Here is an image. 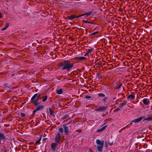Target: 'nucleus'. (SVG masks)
I'll return each mask as SVG.
<instances>
[{
	"label": "nucleus",
	"mask_w": 152,
	"mask_h": 152,
	"mask_svg": "<svg viewBox=\"0 0 152 152\" xmlns=\"http://www.w3.org/2000/svg\"><path fill=\"white\" fill-rule=\"evenodd\" d=\"M58 66L62 70L66 69L67 70H69L74 66V64L70 63L69 61H64L63 62L59 64Z\"/></svg>",
	"instance_id": "obj_1"
},
{
	"label": "nucleus",
	"mask_w": 152,
	"mask_h": 152,
	"mask_svg": "<svg viewBox=\"0 0 152 152\" xmlns=\"http://www.w3.org/2000/svg\"><path fill=\"white\" fill-rule=\"evenodd\" d=\"M40 95V94L36 93L31 98V102L35 106L39 104L38 102L39 99V98Z\"/></svg>",
	"instance_id": "obj_2"
},
{
	"label": "nucleus",
	"mask_w": 152,
	"mask_h": 152,
	"mask_svg": "<svg viewBox=\"0 0 152 152\" xmlns=\"http://www.w3.org/2000/svg\"><path fill=\"white\" fill-rule=\"evenodd\" d=\"M96 142L97 144L96 147L97 150L99 152L102 151L104 144V141H101L99 139H97Z\"/></svg>",
	"instance_id": "obj_3"
},
{
	"label": "nucleus",
	"mask_w": 152,
	"mask_h": 152,
	"mask_svg": "<svg viewBox=\"0 0 152 152\" xmlns=\"http://www.w3.org/2000/svg\"><path fill=\"white\" fill-rule=\"evenodd\" d=\"M108 106L107 105L105 106H102L98 107V108L95 109V111L99 112H101L104 111L107 109Z\"/></svg>",
	"instance_id": "obj_4"
},
{
	"label": "nucleus",
	"mask_w": 152,
	"mask_h": 152,
	"mask_svg": "<svg viewBox=\"0 0 152 152\" xmlns=\"http://www.w3.org/2000/svg\"><path fill=\"white\" fill-rule=\"evenodd\" d=\"M61 135L59 133H58L55 138V142L56 143L59 142L61 139Z\"/></svg>",
	"instance_id": "obj_5"
},
{
	"label": "nucleus",
	"mask_w": 152,
	"mask_h": 152,
	"mask_svg": "<svg viewBox=\"0 0 152 152\" xmlns=\"http://www.w3.org/2000/svg\"><path fill=\"white\" fill-rule=\"evenodd\" d=\"M142 102L143 103L146 105H148L150 104V100L148 98H144L143 99Z\"/></svg>",
	"instance_id": "obj_6"
},
{
	"label": "nucleus",
	"mask_w": 152,
	"mask_h": 152,
	"mask_svg": "<svg viewBox=\"0 0 152 152\" xmlns=\"http://www.w3.org/2000/svg\"><path fill=\"white\" fill-rule=\"evenodd\" d=\"M135 98V94H132L126 97L127 99H129L130 101H132V100L134 99Z\"/></svg>",
	"instance_id": "obj_7"
},
{
	"label": "nucleus",
	"mask_w": 152,
	"mask_h": 152,
	"mask_svg": "<svg viewBox=\"0 0 152 152\" xmlns=\"http://www.w3.org/2000/svg\"><path fill=\"white\" fill-rule=\"evenodd\" d=\"M64 133L63 134V135L67 134L69 133V128L66 126H64Z\"/></svg>",
	"instance_id": "obj_8"
},
{
	"label": "nucleus",
	"mask_w": 152,
	"mask_h": 152,
	"mask_svg": "<svg viewBox=\"0 0 152 152\" xmlns=\"http://www.w3.org/2000/svg\"><path fill=\"white\" fill-rule=\"evenodd\" d=\"M92 12H87V13H86L84 14H83L82 15H79V16H77V17H76V18H78L80 17L83 16L84 15H86L87 16H88L89 15H91L92 14Z\"/></svg>",
	"instance_id": "obj_9"
},
{
	"label": "nucleus",
	"mask_w": 152,
	"mask_h": 152,
	"mask_svg": "<svg viewBox=\"0 0 152 152\" xmlns=\"http://www.w3.org/2000/svg\"><path fill=\"white\" fill-rule=\"evenodd\" d=\"M144 118V116H142L138 118H137V119H135L133 120L132 122H134L135 123H137L138 122L140 121L143 118Z\"/></svg>",
	"instance_id": "obj_10"
},
{
	"label": "nucleus",
	"mask_w": 152,
	"mask_h": 152,
	"mask_svg": "<svg viewBox=\"0 0 152 152\" xmlns=\"http://www.w3.org/2000/svg\"><path fill=\"white\" fill-rule=\"evenodd\" d=\"M56 144L55 143H52L51 144V148L53 151H54L56 149Z\"/></svg>",
	"instance_id": "obj_11"
},
{
	"label": "nucleus",
	"mask_w": 152,
	"mask_h": 152,
	"mask_svg": "<svg viewBox=\"0 0 152 152\" xmlns=\"http://www.w3.org/2000/svg\"><path fill=\"white\" fill-rule=\"evenodd\" d=\"M126 104L127 102L126 101H123L120 104L119 107H120V108H121L123 106L126 105Z\"/></svg>",
	"instance_id": "obj_12"
},
{
	"label": "nucleus",
	"mask_w": 152,
	"mask_h": 152,
	"mask_svg": "<svg viewBox=\"0 0 152 152\" xmlns=\"http://www.w3.org/2000/svg\"><path fill=\"white\" fill-rule=\"evenodd\" d=\"M107 126H105L102 128L101 129H98L97 130L96 132H102L104 131L106 128Z\"/></svg>",
	"instance_id": "obj_13"
},
{
	"label": "nucleus",
	"mask_w": 152,
	"mask_h": 152,
	"mask_svg": "<svg viewBox=\"0 0 152 152\" xmlns=\"http://www.w3.org/2000/svg\"><path fill=\"white\" fill-rule=\"evenodd\" d=\"M5 137L4 134L2 133H0V139L1 140H5Z\"/></svg>",
	"instance_id": "obj_14"
},
{
	"label": "nucleus",
	"mask_w": 152,
	"mask_h": 152,
	"mask_svg": "<svg viewBox=\"0 0 152 152\" xmlns=\"http://www.w3.org/2000/svg\"><path fill=\"white\" fill-rule=\"evenodd\" d=\"M44 107L43 105H39L37 107V110L39 111L40 110H43Z\"/></svg>",
	"instance_id": "obj_15"
},
{
	"label": "nucleus",
	"mask_w": 152,
	"mask_h": 152,
	"mask_svg": "<svg viewBox=\"0 0 152 152\" xmlns=\"http://www.w3.org/2000/svg\"><path fill=\"white\" fill-rule=\"evenodd\" d=\"M152 121V116H150L146 118H145L143 120V121Z\"/></svg>",
	"instance_id": "obj_16"
},
{
	"label": "nucleus",
	"mask_w": 152,
	"mask_h": 152,
	"mask_svg": "<svg viewBox=\"0 0 152 152\" xmlns=\"http://www.w3.org/2000/svg\"><path fill=\"white\" fill-rule=\"evenodd\" d=\"M63 90L62 89H60L59 90H56V93L58 94H61L62 93Z\"/></svg>",
	"instance_id": "obj_17"
},
{
	"label": "nucleus",
	"mask_w": 152,
	"mask_h": 152,
	"mask_svg": "<svg viewBox=\"0 0 152 152\" xmlns=\"http://www.w3.org/2000/svg\"><path fill=\"white\" fill-rule=\"evenodd\" d=\"M93 50V48H90L88 49L87 51V54H89L90 53H91Z\"/></svg>",
	"instance_id": "obj_18"
},
{
	"label": "nucleus",
	"mask_w": 152,
	"mask_h": 152,
	"mask_svg": "<svg viewBox=\"0 0 152 152\" xmlns=\"http://www.w3.org/2000/svg\"><path fill=\"white\" fill-rule=\"evenodd\" d=\"M47 98H48V96H43L42 97V101L43 102H45L47 100Z\"/></svg>",
	"instance_id": "obj_19"
},
{
	"label": "nucleus",
	"mask_w": 152,
	"mask_h": 152,
	"mask_svg": "<svg viewBox=\"0 0 152 152\" xmlns=\"http://www.w3.org/2000/svg\"><path fill=\"white\" fill-rule=\"evenodd\" d=\"M75 17V15H72L71 16H69L68 17V18L69 20H72L73 19H74L75 18H76V17Z\"/></svg>",
	"instance_id": "obj_20"
},
{
	"label": "nucleus",
	"mask_w": 152,
	"mask_h": 152,
	"mask_svg": "<svg viewBox=\"0 0 152 152\" xmlns=\"http://www.w3.org/2000/svg\"><path fill=\"white\" fill-rule=\"evenodd\" d=\"M59 132L61 133V134H63V135L64 132L63 131L64 130L63 128H60L59 129Z\"/></svg>",
	"instance_id": "obj_21"
},
{
	"label": "nucleus",
	"mask_w": 152,
	"mask_h": 152,
	"mask_svg": "<svg viewBox=\"0 0 152 152\" xmlns=\"http://www.w3.org/2000/svg\"><path fill=\"white\" fill-rule=\"evenodd\" d=\"M98 96L99 97H104L105 95V94L103 93H100L98 94Z\"/></svg>",
	"instance_id": "obj_22"
},
{
	"label": "nucleus",
	"mask_w": 152,
	"mask_h": 152,
	"mask_svg": "<svg viewBox=\"0 0 152 152\" xmlns=\"http://www.w3.org/2000/svg\"><path fill=\"white\" fill-rule=\"evenodd\" d=\"M9 26V25L8 24H6L5 25V26L4 27L2 28H1V30L2 31L6 29V28L8 27Z\"/></svg>",
	"instance_id": "obj_23"
},
{
	"label": "nucleus",
	"mask_w": 152,
	"mask_h": 152,
	"mask_svg": "<svg viewBox=\"0 0 152 152\" xmlns=\"http://www.w3.org/2000/svg\"><path fill=\"white\" fill-rule=\"evenodd\" d=\"M70 118H69V116L68 115H66L64 116H63L62 118V119H69Z\"/></svg>",
	"instance_id": "obj_24"
},
{
	"label": "nucleus",
	"mask_w": 152,
	"mask_h": 152,
	"mask_svg": "<svg viewBox=\"0 0 152 152\" xmlns=\"http://www.w3.org/2000/svg\"><path fill=\"white\" fill-rule=\"evenodd\" d=\"M49 111H50V115L51 116H53L54 115L53 113V112L51 110V109L50 108H49Z\"/></svg>",
	"instance_id": "obj_25"
},
{
	"label": "nucleus",
	"mask_w": 152,
	"mask_h": 152,
	"mask_svg": "<svg viewBox=\"0 0 152 152\" xmlns=\"http://www.w3.org/2000/svg\"><path fill=\"white\" fill-rule=\"evenodd\" d=\"M78 58L80 60H84L86 59V58L84 57H78Z\"/></svg>",
	"instance_id": "obj_26"
},
{
	"label": "nucleus",
	"mask_w": 152,
	"mask_h": 152,
	"mask_svg": "<svg viewBox=\"0 0 152 152\" xmlns=\"http://www.w3.org/2000/svg\"><path fill=\"white\" fill-rule=\"evenodd\" d=\"M121 86H122V84H120L119 85V86H117V87H115L114 89H118L120 88H121Z\"/></svg>",
	"instance_id": "obj_27"
},
{
	"label": "nucleus",
	"mask_w": 152,
	"mask_h": 152,
	"mask_svg": "<svg viewBox=\"0 0 152 152\" xmlns=\"http://www.w3.org/2000/svg\"><path fill=\"white\" fill-rule=\"evenodd\" d=\"M98 31H96V32H94V33H92L91 34V35H96V34H97L98 33Z\"/></svg>",
	"instance_id": "obj_28"
},
{
	"label": "nucleus",
	"mask_w": 152,
	"mask_h": 152,
	"mask_svg": "<svg viewBox=\"0 0 152 152\" xmlns=\"http://www.w3.org/2000/svg\"><path fill=\"white\" fill-rule=\"evenodd\" d=\"M83 22L84 23H91V22H88L86 20H83Z\"/></svg>",
	"instance_id": "obj_29"
},
{
	"label": "nucleus",
	"mask_w": 152,
	"mask_h": 152,
	"mask_svg": "<svg viewBox=\"0 0 152 152\" xmlns=\"http://www.w3.org/2000/svg\"><path fill=\"white\" fill-rule=\"evenodd\" d=\"M25 114H24L23 113H21V116L22 117H25Z\"/></svg>",
	"instance_id": "obj_30"
},
{
	"label": "nucleus",
	"mask_w": 152,
	"mask_h": 152,
	"mask_svg": "<svg viewBox=\"0 0 152 152\" xmlns=\"http://www.w3.org/2000/svg\"><path fill=\"white\" fill-rule=\"evenodd\" d=\"M85 98L86 99H90L91 98V97L89 95H87V96H86Z\"/></svg>",
	"instance_id": "obj_31"
},
{
	"label": "nucleus",
	"mask_w": 152,
	"mask_h": 152,
	"mask_svg": "<svg viewBox=\"0 0 152 152\" xmlns=\"http://www.w3.org/2000/svg\"><path fill=\"white\" fill-rule=\"evenodd\" d=\"M40 140H41V139H40V140H37V141L35 143H36V144H38V143H40Z\"/></svg>",
	"instance_id": "obj_32"
},
{
	"label": "nucleus",
	"mask_w": 152,
	"mask_h": 152,
	"mask_svg": "<svg viewBox=\"0 0 152 152\" xmlns=\"http://www.w3.org/2000/svg\"><path fill=\"white\" fill-rule=\"evenodd\" d=\"M107 97H105L103 100V101H104V102H106L107 100Z\"/></svg>",
	"instance_id": "obj_33"
},
{
	"label": "nucleus",
	"mask_w": 152,
	"mask_h": 152,
	"mask_svg": "<svg viewBox=\"0 0 152 152\" xmlns=\"http://www.w3.org/2000/svg\"><path fill=\"white\" fill-rule=\"evenodd\" d=\"M38 111L37 110V109L36 108V109H35L33 112V113H35L36 111Z\"/></svg>",
	"instance_id": "obj_34"
},
{
	"label": "nucleus",
	"mask_w": 152,
	"mask_h": 152,
	"mask_svg": "<svg viewBox=\"0 0 152 152\" xmlns=\"http://www.w3.org/2000/svg\"><path fill=\"white\" fill-rule=\"evenodd\" d=\"M88 54H87V52L86 53V54L84 55L85 56H86Z\"/></svg>",
	"instance_id": "obj_35"
},
{
	"label": "nucleus",
	"mask_w": 152,
	"mask_h": 152,
	"mask_svg": "<svg viewBox=\"0 0 152 152\" xmlns=\"http://www.w3.org/2000/svg\"><path fill=\"white\" fill-rule=\"evenodd\" d=\"M2 18V16L1 15H0V19H1Z\"/></svg>",
	"instance_id": "obj_36"
},
{
	"label": "nucleus",
	"mask_w": 152,
	"mask_h": 152,
	"mask_svg": "<svg viewBox=\"0 0 152 152\" xmlns=\"http://www.w3.org/2000/svg\"><path fill=\"white\" fill-rule=\"evenodd\" d=\"M115 99V97H113V99Z\"/></svg>",
	"instance_id": "obj_37"
},
{
	"label": "nucleus",
	"mask_w": 152,
	"mask_h": 152,
	"mask_svg": "<svg viewBox=\"0 0 152 152\" xmlns=\"http://www.w3.org/2000/svg\"><path fill=\"white\" fill-rule=\"evenodd\" d=\"M90 151H91V152H93V151L91 150H90Z\"/></svg>",
	"instance_id": "obj_38"
},
{
	"label": "nucleus",
	"mask_w": 152,
	"mask_h": 152,
	"mask_svg": "<svg viewBox=\"0 0 152 152\" xmlns=\"http://www.w3.org/2000/svg\"><path fill=\"white\" fill-rule=\"evenodd\" d=\"M1 140L0 139V143H1Z\"/></svg>",
	"instance_id": "obj_39"
},
{
	"label": "nucleus",
	"mask_w": 152,
	"mask_h": 152,
	"mask_svg": "<svg viewBox=\"0 0 152 152\" xmlns=\"http://www.w3.org/2000/svg\"><path fill=\"white\" fill-rule=\"evenodd\" d=\"M1 126H0V128H1Z\"/></svg>",
	"instance_id": "obj_40"
},
{
	"label": "nucleus",
	"mask_w": 152,
	"mask_h": 152,
	"mask_svg": "<svg viewBox=\"0 0 152 152\" xmlns=\"http://www.w3.org/2000/svg\"><path fill=\"white\" fill-rule=\"evenodd\" d=\"M0 15H1V13H0Z\"/></svg>",
	"instance_id": "obj_41"
},
{
	"label": "nucleus",
	"mask_w": 152,
	"mask_h": 152,
	"mask_svg": "<svg viewBox=\"0 0 152 152\" xmlns=\"http://www.w3.org/2000/svg\"><path fill=\"white\" fill-rule=\"evenodd\" d=\"M110 152H112V151H111Z\"/></svg>",
	"instance_id": "obj_42"
}]
</instances>
